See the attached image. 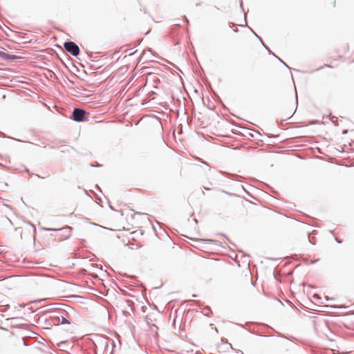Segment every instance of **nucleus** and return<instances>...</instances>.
Instances as JSON below:
<instances>
[{"mask_svg": "<svg viewBox=\"0 0 354 354\" xmlns=\"http://www.w3.org/2000/svg\"><path fill=\"white\" fill-rule=\"evenodd\" d=\"M64 46L67 52L73 56H77L80 53V48L73 41H66Z\"/></svg>", "mask_w": 354, "mask_h": 354, "instance_id": "obj_1", "label": "nucleus"}, {"mask_svg": "<svg viewBox=\"0 0 354 354\" xmlns=\"http://www.w3.org/2000/svg\"><path fill=\"white\" fill-rule=\"evenodd\" d=\"M86 115V111L82 109H74L73 111L72 118L75 121L82 122L84 121Z\"/></svg>", "mask_w": 354, "mask_h": 354, "instance_id": "obj_2", "label": "nucleus"}, {"mask_svg": "<svg viewBox=\"0 0 354 354\" xmlns=\"http://www.w3.org/2000/svg\"><path fill=\"white\" fill-rule=\"evenodd\" d=\"M41 230L45 231H61L63 233L64 239H68L71 236L72 227L69 226H66L59 229L42 227Z\"/></svg>", "mask_w": 354, "mask_h": 354, "instance_id": "obj_3", "label": "nucleus"}, {"mask_svg": "<svg viewBox=\"0 0 354 354\" xmlns=\"http://www.w3.org/2000/svg\"><path fill=\"white\" fill-rule=\"evenodd\" d=\"M15 57H16L15 55H9V54L6 53L4 52L0 51V58L3 59L4 60L15 59Z\"/></svg>", "mask_w": 354, "mask_h": 354, "instance_id": "obj_4", "label": "nucleus"}, {"mask_svg": "<svg viewBox=\"0 0 354 354\" xmlns=\"http://www.w3.org/2000/svg\"><path fill=\"white\" fill-rule=\"evenodd\" d=\"M68 323H69L68 321L65 317H62L61 324H68Z\"/></svg>", "mask_w": 354, "mask_h": 354, "instance_id": "obj_5", "label": "nucleus"}, {"mask_svg": "<svg viewBox=\"0 0 354 354\" xmlns=\"http://www.w3.org/2000/svg\"><path fill=\"white\" fill-rule=\"evenodd\" d=\"M275 57L279 59V61L281 62L282 63H283L286 66V64L280 58H279L277 56H275Z\"/></svg>", "mask_w": 354, "mask_h": 354, "instance_id": "obj_6", "label": "nucleus"}, {"mask_svg": "<svg viewBox=\"0 0 354 354\" xmlns=\"http://www.w3.org/2000/svg\"><path fill=\"white\" fill-rule=\"evenodd\" d=\"M335 240L337 243H341V241H339L337 238H336Z\"/></svg>", "mask_w": 354, "mask_h": 354, "instance_id": "obj_7", "label": "nucleus"}, {"mask_svg": "<svg viewBox=\"0 0 354 354\" xmlns=\"http://www.w3.org/2000/svg\"><path fill=\"white\" fill-rule=\"evenodd\" d=\"M185 21H186L187 24L189 23V21H188V20H187V17H185Z\"/></svg>", "mask_w": 354, "mask_h": 354, "instance_id": "obj_8", "label": "nucleus"}]
</instances>
